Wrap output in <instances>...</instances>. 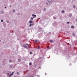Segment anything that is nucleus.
Masks as SVG:
<instances>
[{
  "mask_svg": "<svg viewBox=\"0 0 77 77\" xmlns=\"http://www.w3.org/2000/svg\"><path fill=\"white\" fill-rule=\"evenodd\" d=\"M53 1V0H51V1H49L48 0V2L49 3H50Z\"/></svg>",
  "mask_w": 77,
  "mask_h": 77,
  "instance_id": "f257e3e1",
  "label": "nucleus"
},
{
  "mask_svg": "<svg viewBox=\"0 0 77 77\" xmlns=\"http://www.w3.org/2000/svg\"><path fill=\"white\" fill-rule=\"evenodd\" d=\"M29 23L30 24H32L33 23V20H30L29 21Z\"/></svg>",
  "mask_w": 77,
  "mask_h": 77,
  "instance_id": "f03ea898",
  "label": "nucleus"
},
{
  "mask_svg": "<svg viewBox=\"0 0 77 77\" xmlns=\"http://www.w3.org/2000/svg\"><path fill=\"white\" fill-rule=\"evenodd\" d=\"M23 46L24 47H25V48H27V47L26 46V45H23Z\"/></svg>",
  "mask_w": 77,
  "mask_h": 77,
  "instance_id": "7ed1b4c3",
  "label": "nucleus"
},
{
  "mask_svg": "<svg viewBox=\"0 0 77 77\" xmlns=\"http://www.w3.org/2000/svg\"><path fill=\"white\" fill-rule=\"evenodd\" d=\"M32 17H36V15H34V14H32Z\"/></svg>",
  "mask_w": 77,
  "mask_h": 77,
  "instance_id": "20e7f679",
  "label": "nucleus"
},
{
  "mask_svg": "<svg viewBox=\"0 0 77 77\" xmlns=\"http://www.w3.org/2000/svg\"><path fill=\"white\" fill-rule=\"evenodd\" d=\"M63 14H64L65 13V11L64 10H62L61 12Z\"/></svg>",
  "mask_w": 77,
  "mask_h": 77,
  "instance_id": "39448f33",
  "label": "nucleus"
},
{
  "mask_svg": "<svg viewBox=\"0 0 77 77\" xmlns=\"http://www.w3.org/2000/svg\"><path fill=\"white\" fill-rule=\"evenodd\" d=\"M50 42H52V43H53L54 42V41L53 40H50Z\"/></svg>",
  "mask_w": 77,
  "mask_h": 77,
  "instance_id": "423d86ee",
  "label": "nucleus"
},
{
  "mask_svg": "<svg viewBox=\"0 0 77 77\" xmlns=\"http://www.w3.org/2000/svg\"><path fill=\"white\" fill-rule=\"evenodd\" d=\"M1 13L2 14H4V12L3 11H1Z\"/></svg>",
  "mask_w": 77,
  "mask_h": 77,
  "instance_id": "0eeeda50",
  "label": "nucleus"
},
{
  "mask_svg": "<svg viewBox=\"0 0 77 77\" xmlns=\"http://www.w3.org/2000/svg\"><path fill=\"white\" fill-rule=\"evenodd\" d=\"M69 17H71L72 16V14H70L69 15Z\"/></svg>",
  "mask_w": 77,
  "mask_h": 77,
  "instance_id": "6e6552de",
  "label": "nucleus"
},
{
  "mask_svg": "<svg viewBox=\"0 0 77 77\" xmlns=\"http://www.w3.org/2000/svg\"><path fill=\"white\" fill-rule=\"evenodd\" d=\"M67 45H70V47H71V45H70V44H69V43H67Z\"/></svg>",
  "mask_w": 77,
  "mask_h": 77,
  "instance_id": "1a4fd4ad",
  "label": "nucleus"
},
{
  "mask_svg": "<svg viewBox=\"0 0 77 77\" xmlns=\"http://www.w3.org/2000/svg\"><path fill=\"white\" fill-rule=\"evenodd\" d=\"M18 61L19 62H21V59H19L18 60Z\"/></svg>",
  "mask_w": 77,
  "mask_h": 77,
  "instance_id": "9d476101",
  "label": "nucleus"
},
{
  "mask_svg": "<svg viewBox=\"0 0 77 77\" xmlns=\"http://www.w3.org/2000/svg\"><path fill=\"white\" fill-rule=\"evenodd\" d=\"M53 19H56V17L55 16H54L53 17Z\"/></svg>",
  "mask_w": 77,
  "mask_h": 77,
  "instance_id": "9b49d317",
  "label": "nucleus"
},
{
  "mask_svg": "<svg viewBox=\"0 0 77 77\" xmlns=\"http://www.w3.org/2000/svg\"><path fill=\"white\" fill-rule=\"evenodd\" d=\"M75 34H74V33H73L72 36H75Z\"/></svg>",
  "mask_w": 77,
  "mask_h": 77,
  "instance_id": "f8f14e48",
  "label": "nucleus"
},
{
  "mask_svg": "<svg viewBox=\"0 0 77 77\" xmlns=\"http://www.w3.org/2000/svg\"><path fill=\"white\" fill-rule=\"evenodd\" d=\"M30 19L31 20H33V18L32 17H31L30 18Z\"/></svg>",
  "mask_w": 77,
  "mask_h": 77,
  "instance_id": "ddd939ff",
  "label": "nucleus"
},
{
  "mask_svg": "<svg viewBox=\"0 0 77 77\" xmlns=\"http://www.w3.org/2000/svg\"><path fill=\"white\" fill-rule=\"evenodd\" d=\"M17 15H20V13H17Z\"/></svg>",
  "mask_w": 77,
  "mask_h": 77,
  "instance_id": "4468645a",
  "label": "nucleus"
},
{
  "mask_svg": "<svg viewBox=\"0 0 77 77\" xmlns=\"http://www.w3.org/2000/svg\"><path fill=\"white\" fill-rule=\"evenodd\" d=\"M33 26V24H30L29 26Z\"/></svg>",
  "mask_w": 77,
  "mask_h": 77,
  "instance_id": "2eb2a0df",
  "label": "nucleus"
},
{
  "mask_svg": "<svg viewBox=\"0 0 77 77\" xmlns=\"http://www.w3.org/2000/svg\"><path fill=\"white\" fill-rule=\"evenodd\" d=\"M11 68H12V65H10L9 66Z\"/></svg>",
  "mask_w": 77,
  "mask_h": 77,
  "instance_id": "dca6fc26",
  "label": "nucleus"
},
{
  "mask_svg": "<svg viewBox=\"0 0 77 77\" xmlns=\"http://www.w3.org/2000/svg\"><path fill=\"white\" fill-rule=\"evenodd\" d=\"M35 43H37V42H38V41H37V40H35Z\"/></svg>",
  "mask_w": 77,
  "mask_h": 77,
  "instance_id": "f3484780",
  "label": "nucleus"
},
{
  "mask_svg": "<svg viewBox=\"0 0 77 77\" xmlns=\"http://www.w3.org/2000/svg\"><path fill=\"white\" fill-rule=\"evenodd\" d=\"M74 26H71V28H72V29H73V28H74Z\"/></svg>",
  "mask_w": 77,
  "mask_h": 77,
  "instance_id": "a211bd4d",
  "label": "nucleus"
},
{
  "mask_svg": "<svg viewBox=\"0 0 77 77\" xmlns=\"http://www.w3.org/2000/svg\"><path fill=\"white\" fill-rule=\"evenodd\" d=\"M28 77H33V76H32L31 75H29L28 76Z\"/></svg>",
  "mask_w": 77,
  "mask_h": 77,
  "instance_id": "6ab92c4d",
  "label": "nucleus"
},
{
  "mask_svg": "<svg viewBox=\"0 0 77 77\" xmlns=\"http://www.w3.org/2000/svg\"><path fill=\"white\" fill-rule=\"evenodd\" d=\"M37 49H40V47H38L37 48Z\"/></svg>",
  "mask_w": 77,
  "mask_h": 77,
  "instance_id": "aec40b11",
  "label": "nucleus"
},
{
  "mask_svg": "<svg viewBox=\"0 0 77 77\" xmlns=\"http://www.w3.org/2000/svg\"><path fill=\"white\" fill-rule=\"evenodd\" d=\"M29 65L30 66L32 65V63H29Z\"/></svg>",
  "mask_w": 77,
  "mask_h": 77,
  "instance_id": "412c9836",
  "label": "nucleus"
},
{
  "mask_svg": "<svg viewBox=\"0 0 77 77\" xmlns=\"http://www.w3.org/2000/svg\"><path fill=\"white\" fill-rule=\"evenodd\" d=\"M13 75L11 73L10 75H9V77H11V76H12V75Z\"/></svg>",
  "mask_w": 77,
  "mask_h": 77,
  "instance_id": "4be33fe9",
  "label": "nucleus"
},
{
  "mask_svg": "<svg viewBox=\"0 0 77 77\" xmlns=\"http://www.w3.org/2000/svg\"><path fill=\"white\" fill-rule=\"evenodd\" d=\"M75 5L73 6V8H75Z\"/></svg>",
  "mask_w": 77,
  "mask_h": 77,
  "instance_id": "5701e85b",
  "label": "nucleus"
},
{
  "mask_svg": "<svg viewBox=\"0 0 77 77\" xmlns=\"http://www.w3.org/2000/svg\"><path fill=\"white\" fill-rule=\"evenodd\" d=\"M6 22L7 23H9V21L8 20H7Z\"/></svg>",
  "mask_w": 77,
  "mask_h": 77,
  "instance_id": "b1692460",
  "label": "nucleus"
},
{
  "mask_svg": "<svg viewBox=\"0 0 77 77\" xmlns=\"http://www.w3.org/2000/svg\"><path fill=\"white\" fill-rule=\"evenodd\" d=\"M9 62H12V60H9Z\"/></svg>",
  "mask_w": 77,
  "mask_h": 77,
  "instance_id": "393cba45",
  "label": "nucleus"
},
{
  "mask_svg": "<svg viewBox=\"0 0 77 77\" xmlns=\"http://www.w3.org/2000/svg\"><path fill=\"white\" fill-rule=\"evenodd\" d=\"M15 10H13V12H15Z\"/></svg>",
  "mask_w": 77,
  "mask_h": 77,
  "instance_id": "a878e982",
  "label": "nucleus"
},
{
  "mask_svg": "<svg viewBox=\"0 0 77 77\" xmlns=\"http://www.w3.org/2000/svg\"><path fill=\"white\" fill-rule=\"evenodd\" d=\"M46 11V9L44 8V11Z\"/></svg>",
  "mask_w": 77,
  "mask_h": 77,
  "instance_id": "bb28decb",
  "label": "nucleus"
},
{
  "mask_svg": "<svg viewBox=\"0 0 77 77\" xmlns=\"http://www.w3.org/2000/svg\"><path fill=\"white\" fill-rule=\"evenodd\" d=\"M26 45H28V46L29 45L27 44V43L26 44Z\"/></svg>",
  "mask_w": 77,
  "mask_h": 77,
  "instance_id": "cd10ccee",
  "label": "nucleus"
},
{
  "mask_svg": "<svg viewBox=\"0 0 77 77\" xmlns=\"http://www.w3.org/2000/svg\"><path fill=\"white\" fill-rule=\"evenodd\" d=\"M46 5H48V4L47 2H46Z\"/></svg>",
  "mask_w": 77,
  "mask_h": 77,
  "instance_id": "c85d7f7f",
  "label": "nucleus"
},
{
  "mask_svg": "<svg viewBox=\"0 0 77 77\" xmlns=\"http://www.w3.org/2000/svg\"><path fill=\"white\" fill-rule=\"evenodd\" d=\"M1 22H3V20L2 19V20H1Z\"/></svg>",
  "mask_w": 77,
  "mask_h": 77,
  "instance_id": "c756f323",
  "label": "nucleus"
},
{
  "mask_svg": "<svg viewBox=\"0 0 77 77\" xmlns=\"http://www.w3.org/2000/svg\"><path fill=\"white\" fill-rule=\"evenodd\" d=\"M51 32H49V34L50 35V34H51Z\"/></svg>",
  "mask_w": 77,
  "mask_h": 77,
  "instance_id": "7c9ffc66",
  "label": "nucleus"
},
{
  "mask_svg": "<svg viewBox=\"0 0 77 77\" xmlns=\"http://www.w3.org/2000/svg\"><path fill=\"white\" fill-rule=\"evenodd\" d=\"M69 22H67V24H69Z\"/></svg>",
  "mask_w": 77,
  "mask_h": 77,
  "instance_id": "2f4dec72",
  "label": "nucleus"
},
{
  "mask_svg": "<svg viewBox=\"0 0 77 77\" xmlns=\"http://www.w3.org/2000/svg\"><path fill=\"white\" fill-rule=\"evenodd\" d=\"M7 75H9V73H7Z\"/></svg>",
  "mask_w": 77,
  "mask_h": 77,
  "instance_id": "473e14b6",
  "label": "nucleus"
},
{
  "mask_svg": "<svg viewBox=\"0 0 77 77\" xmlns=\"http://www.w3.org/2000/svg\"><path fill=\"white\" fill-rule=\"evenodd\" d=\"M14 72H12V73H11V74H12V75H13V74H14Z\"/></svg>",
  "mask_w": 77,
  "mask_h": 77,
  "instance_id": "72a5a7b5",
  "label": "nucleus"
},
{
  "mask_svg": "<svg viewBox=\"0 0 77 77\" xmlns=\"http://www.w3.org/2000/svg\"><path fill=\"white\" fill-rule=\"evenodd\" d=\"M37 77H39V75H37Z\"/></svg>",
  "mask_w": 77,
  "mask_h": 77,
  "instance_id": "f704fd0d",
  "label": "nucleus"
},
{
  "mask_svg": "<svg viewBox=\"0 0 77 77\" xmlns=\"http://www.w3.org/2000/svg\"><path fill=\"white\" fill-rule=\"evenodd\" d=\"M5 9H6V8H7V7H5Z\"/></svg>",
  "mask_w": 77,
  "mask_h": 77,
  "instance_id": "c9c22d12",
  "label": "nucleus"
},
{
  "mask_svg": "<svg viewBox=\"0 0 77 77\" xmlns=\"http://www.w3.org/2000/svg\"><path fill=\"white\" fill-rule=\"evenodd\" d=\"M32 54V52H30V54Z\"/></svg>",
  "mask_w": 77,
  "mask_h": 77,
  "instance_id": "e433bc0d",
  "label": "nucleus"
},
{
  "mask_svg": "<svg viewBox=\"0 0 77 77\" xmlns=\"http://www.w3.org/2000/svg\"><path fill=\"white\" fill-rule=\"evenodd\" d=\"M28 48H29V45L28 46Z\"/></svg>",
  "mask_w": 77,
  "mask_h": 77,
  "instance_id": "4c0bfd02",
  "label": "nucleus"
},
{
  "mask_svg": "<svg viewBox=\"0 0 77 77\" xmlns=\"http://www.w3.org/2000/svg\"><path fill=\"white\" fill-rule=\"evenodd\" d=\"M30 30V29H27V30Z\"/></svg>",
  "mask_w": 77,
  "mask_h": 77,
  "instance_id": "58836bf2",
  "label": "nucleus"
},
{
  "mask_svg": "<svg viewBox=\"0 0 77 77\" xmlns=\"http://www.w3.org/2000/svg\"><path fill=\"white\" fill-rule=\"evenodd\" d=\"M19 72H17V74H19Z\"/></svg>",
  "mask_w": 77,
  "mask_h": 77,
  "instance_id": "ea45409f",
  "label": "nucleus"
},
{
  "mask_svg": "<svg viewBox=\"0 0 77 77\" xmlns=\"http://www.w3.org/2000/svg\"><path fill=\"white\" fill-rule=\"evenodd\" d=\"M10 7H12V6H11V5H10Z\"/></svg>",
  "mask_w": 77,
  "mask_h": 77,
  "instance_id": "a19ab883",
  "label": "nucleus"
},
{
  "mask_svg": "<svg viewBox=\"0 0 77 77\" xmlns=\"http://www.w3.org/2000/svg\"><path fill=\"white\" fill-rule=\"evenodd\" d=\"M49 47H48V48L49 49Z\"/></svg>",
  "mask_w": 77,
  "mask_h": 77,
  "instance_id": "79ce46f5",
  "label": "nucleus"
},
{
  "mask_svg": "<svg viewBox=\"0 0 77 77\" xmlns=\"http://www.w3.org/2000/svg\"><path fill=\"white\" fill-rule=\"evenodd\" d=\"M45 74H46V75H47V73H45Z\"/></svg>",
  "mask_w": 77,
  "mask_h": 77,
  "instance_id": "37998d69",
  "label": "nucleus"
},
{
  "mask_svg": "<svg viewBox=\"0 0 77 77\" xmlns=\"http://www.w3.org/2000/svg\"><path fill=\"white\" fill-rule=\"evenodd\" d=\"M32 18H34V16H33Z\"/></svg>",
  "mask_w": 77,
  "mask_h": 77,
  "instance_id": "c03bdc74",
  "label": "nucleus"
},
{
  "mask_svg": "<svg viewBox=\"0 0 77 77\" xmlns=\"http://www.w3.org/2000/svg\"><path fill=\"white\" fill-rule=\"evenodd\" d=\"M41 29H42V28H40Z\"/></svg>",
  "mask_w": 77,
  "mask_h": 77,
  "instance_id": "a18cd8bd",
  "label": "nucleus"
},
{
  "mask_svg": "<svg viewBox=\"0 0 77 77\" xmlns=\"http://www.w3.org/2000/svg\"><path fill=\"white\" fill-rule=\"evenodd\" d=\"M35 67H36V65H35Z\"/></svg>",
  "mask_w": 77,
  "mask_h": 77,
  "instance_id": "49530a36",
  "label": "nucleus"
},
{
  "mask_svg": "<svg viewBox=\"0 0 77 77\" xmlns=\"http://www.w3.org/2000/svg\"><path fill=\"white\" fill-rule=\"evenodd\" d=\"M35 56V55H33V56Z\"/></svg>",
  "mask_w": 77,
  "mask_h": 77,
  "instance_id": "de8ad7c7",
  "label": "nucleus"
},
{
  "mask_svg": "<svg viewBox=\"0 0 77 77\" xmlns=\"http://www.w3.org/2000/svg\"><path fill=\"white\" fill-rule=\"evenodd\" d=\"M67 56H69V55H67Z\"/></svg>",
  "mask_w": 77,
  "mask_h": 77,
  "instance_id": "09e8293b",
  "label": "nucleus"
},
{
  "mask_svg": "<svg viewBox=\"0 0 77 77\" xmlns=\"http://www.w3.org/2000/svg\"><path fill=\"white\" fill-rule=\"evenodd\" d=\"M69 65L71 66V64H69Z\"/></svg>",
  "mask_w": 77,
  "mask_h": 77,
  "instance_id": "8fccbe9b",
  "label": "nucleus"
},
{
  "mask_svg": "<svg viewBox=\"0 0 77 77\" xmlns=\"http://www.w3.org/2000/svg\"><path fill=\"white\" fill-rule=\"evenodd\" d=\"M41 68V67H39V68Z\"/></svg>",
  "mask_w": 77,
  "mask_h": 77,
  "instance_id": "3c124183",
  "label": "nucleus"
},
{
  "mask_svg": "<svg viewBox=\"0 0 77 77\" xmlns=\"http://www.w3.org/2000/svg\"><path fill=\"white\" fill-rule=\"evenodd\" d=\"M0 42H1V40H0Z\"/></svg>",
  "mask_w": 77,
  "mask_h": 77,
  "instance_id": "603ef678",
  "label": "nucleus"
},
{
  "mask_svg": "<svg viewBox=\"0 0 77 77\" xmlns=\"http://www.w3.org/2000/svg\"><path fill=\"white\" fill-rule=\"evenodd\" d=\"M3 43H4V42H3Z\"/></svg>",
  "mask_w": 77,
  "mask_h": 77,
  "instance_id": "864d4df0",
  "label": "nucleus"
},
{
  "mask_svg": "<svg viewBox=\"0 0 77 77\" xmlns=\"http://www.w3.org/2000/svg\"><path fill=\"white\" fill-rule=\"evenodd\" d=\"M67 58H68V57H67Z\"/></svg>",
  "mask_w": 77,
  "mask_h": 77,
  "instance_id": "5fc2aeb1",
  "label": "nucleus"
},
{
  "mask_svg": "<svg viewBox=\"0 0 77 77\" xmlns=\"http://www.w3.org/2000/svg\"><path fill=\"white\" fill-rule=\"evenodd\" d=\"M19 75H20V74H18Z\"/></svg>",
  "mask_w": 77,
  "mask_h": 77,
  "instance_id": "6e6d98bb",
  "label": "nucleus"
},
{
  "mask_svg": "<svg viewBox=\"0 0 77 77\" xmlns=\"http://www.w3.org/2000/svg\"><path fill=\"white\" fill-rule=\"evenodd\" d=\"M73 1H72V2H73Z\"/></svg>",
  "mask_w": 77,
  "mask_h": 77,
  "instance_id": "4d7b16f0",
  "label": "nucleus"
},
{
  "mask_svg": "<svg viewBox=\"0 0 77 77\" xmlns=\"http://www.w3.org/2000/svg\"><path fill=\"white\" fill-rule=\"evenodd\" d=\"M76 22H77V20H76Z\"/></svg>",
  "mask_w": 77,
  "mask_h": 77,
  "instance_id": "13d9d810",
  "label": "nucleus"
},
{
  "mask_svg": "<svg viewBox=\"0 0 77 77\" xmlns=\"http://www.w3.org/2000/svg\"><path fill=\"white\" fill-rule=\"evenodd\" d=\"M76 22H77V20H76Z\"/></svg>",
  "mask_w": 77,
  "mask_h": 77,
  "instance_id": "bf43d9fd",
  "label": "nucleus"
},
{
  "mask_svg": "<svg viewBox=\"0 0 77 77\" xmlns=\"http://www.w3.org/2000/svg\"><path fill=\"white\" fill-rule=\"evenodd\" d=\"M77 58V57H76V59Z\"/></svg>",
  "mask_w": 77,
  "mask_h": 77,
  "instance_id": "052dcab7",
  "label": "nucleus"
}]
</instances>
